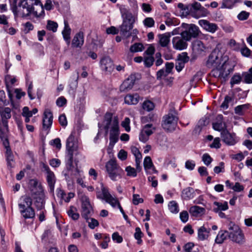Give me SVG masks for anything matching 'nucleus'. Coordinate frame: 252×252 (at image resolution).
<instances>
[{"label": "nucleus", "instance_id": "1", "mask_svg": "<svg viewBox=\"0 0 252 252\" xmlns=\"http://www.w3.org/2000/svg\"><path fill=\"white\" fill-rule=\"evenodd\" d=\"M75 137L71 133L67 138L66 142V152L65 156V162L66 169L70 171L73 167V161L77 166L79 160L75 158L73 159V153L75 149L74 143Z\"/></svg>", "mask_w": 252, "mask_h": 252}, {"label": "nucleus", "instance_id": "2", "mask_svg": "<svg viewBox=\"0 0 252 252\" xmlns=\"http://www.w3.org/2000/svg\"><path fill=\"white\" fill-rule=\"evenodd\" d=\"M11 9L12 12L16 16L19 12H22L23 14L26 16H29L32 12L35 16H39L38 15L37 11H33V7L32 3L29 4L27 1H13L11 4Z\"/></svg>", "mask_w": 252, "mask_h": 252}, {"label": "nucleus", "instance_id": "3", "mask_svg": "<svg viewBox=\"0 0 252 252\" xmlns=\"http://www.w3.org/2000/svg\"><path fill=\"white\" fill-rule=\"evenodd\" d=\"M229 239L233 242L240 245L244 244L245 238L242 230L238 225L230 222L228 224Z\"/></svg>", "mask_w": 252, "mask_h": 252}, {"label": "nucleus", "instance_id": "4", "mask_svg": "<svg viewBox=\"0 0 252 252\" xmlns=\"http://www.w3.org/2000/svg\"><path fill=\"white\" fill-rule=\"evenodd\" d=\"M186 9H187V14L195 18L206 16L209 13L206 8L202 6L200 3L196 1L192 4H188Z\"/></svg>", "mask_w": 252, "mask_h": 252}, {"label": "nucleus", "instance_id": "5", "mask_svg": "<svg viewBox=\"0 0 252 252\" xmlns=\"http://www.w3.org/2000/svg\"><path fill=\"white\" fill-rule=\"evenodd\" d=\"M183 27L184 30L181 33V36L186 41H190L199 35L200 31L194 24H183Z\"/></svg>", "mask_w": 252, "mask_h": 252}, {"label": "nucleus", "instance_id": "6", "mask_svg": "<svg viewBox=\"0 0 252 252\" xmlns=\"http://www.w3.org/2000/svg\"><path fill=\"white\" fill-rule=\"evenodd\" d=\"M175 114V111L170 112L163 117L162 126L168 132H172L176 128L178 118Z\"/></svg>", "mask_w": 252, "mask_h": 252}, {"label": "nucleus", "instance_id": "7", "mask_svg": "<svg viewBox=\"0 0 252 252\" xmlns=\"http://www.w3.org/2000/svg\"><path fill=\"white\" fill-rule=\"evenodd\" d=\"M224 56L226 55L222 54L219 51L214 50L208 57L206 63V66L210 68L220 66Z\"/></svg>", "mask_w": 252, "mask_h": 252}, {"label": "nucleus", "instance_id": "8", "mask_svg": "<svg viewBox=\"0 0 252 252\" xmlns=\"http://www.w3.org/2000/svg\"><path fill=\"white\" fill-rule=\"evenodd\" d=\"M119 134V121L117 117H115L112 122V126L111 127L110 132V142L108 146L109 149H112L114 145L118 141Z\"/></svg>", "mask_w": 252, "mask_h": 252}, {"label": "nucleus", "instance_id": "9", "mask_svg": "<svg viewBox=\"0 0 252 252\" xmlns=\"http://www.w3.org/2000/svg\"><path fill=\"white\" fill-rule=\"evenodd\" d=\"M42 171L46 174V179L51 192H53L55 185L56 182V178L54 173L52 171L49 167L46 164L42 162L41 163Z\"/></svg>", "mask_w": 252, "mask_h": 252}, {"label": "nucleus", "instance_id": "10", "mask_svg": "<svg viewBox=\"0 0 252 252\" xmlns=\"http://www.w3.org/2000/svg\"><path fill=\"white\" fill-rule=\"evenodd\" d=\"M81 216L86 221L89 220V216L93 212V207L91 205L90 199L86 195H83L81 198Z\"/></svg>", "mask_w": 252, "mask_h": 252}, {"label": "nucleus", "instance_id": "11", "mask_svg": "<svg viewBox=\"0 0 252 252\" xmlns=\"http://www.w3.org/2000/svg\"><path fill=\"white\" fill-rule=\"evenodd\" d=\"M139 76L140 75L136 73L130 75L120 86V91L127 92L131 90L135 82L139 80Z\"/></svg>", "mask_w": 252, "mask_h": 252}, {"label": "nucleus", "instance_id": "12", "mask_svg": "<svg viewBox=\"0 0 252 252\" xmlns=\"http://www.w3.org/2000/svg\"><path fill=\"white\" fill-rule=\"evenodd\" d=\"M235 64L229 60L228 56H224L222 59V62H221L220 66L223 73H224L225 76L226 78L230 72L233 71V68Z\"/></svg>", "mask_w": 252, "mask_h": 252}, {"label": "nucleus", "instance_id": "13", "mask_svg": "<svg viewBox=\"0 0 252 252\" xmlns=\"http://www.w3.org/2000/svg\"><path fill=\"white\" fill-rule=\"evenodd\" d=\"M120 10L122 19L134 23L136 17L132 14L130 9L125 5L117 4Z\"/></svg>", "mask_w": 252, "mask_h": 252}, {"label": "nucleus", "instance_id": "14", "mask_svg": "<svg viewBox=\"0 0 252 252\" xmlns=\"http://www.w3.org/2000/svg\"><path fill=\"white\" fill-rule=\"evenodd\" d=\"M122 20V24L119 27L120 34L126 38H128L131 35L130 31L133 29L134 23H130L126 20Z\"/></svg>", "mask_w": 252, "mask_h": 252}, {"label": "nucleus", "instance_id": "15", "mask_svg": "<svg viewBox=\"0 0 252 252\" xmlns=\"http://www.w3.org/2000/svg\"><path fill=\"white\" fill-rule=\"evenodd\" d=\"M53 116L51 111L46 109L44 111L42 120V127L44 130L50 128L53 123Z\"/></svg>", "mask_w": 252, "mask_h": 252}, {"label": "nucleus", "instance_id": "16", "mask_svg": "<svg viewBox=\"0 0 252 252\" xmlns=\"http://www.w3.org/2000/svg\"><path fill=\"white\" fill-rule=\"evenodd\" d=\"M101 69L105 72L111 73L114 69V63L112 60L109 57L102 58L100 61Z\"/></svg>", "mask_w": 252, "mask_h": 252}, {"label": "nucleus", "instance_id": "17", "mask_svg": "<svg viewBox=\"0 0 252 252\" xmlns=\"http://www.w3.org/2000/svg\"><path fill=\"white\" fill-rule=\"evenodd\" d=\"M222 141L228 145H234L236 141L235 139V134L230 133L227 129H224L220 133Z\"/></svg>", "mask_w": 252, "mask_h": 252}, {"label": "nucleus", "instance_id": "18", "mask_svg": "<svg viewBox=\"0 0 252 252\" xmlns=\"http://www.w3.org/2000/svg\"><path fill=\"white\" fill-rule=\"evenodd\" d=\"M20 213L25 219H32L35 217V212L32 207H26L25 204L19 203Z\"/></svg>", "mask_w": 252, "mask_h": 252}, {"label": "nucleus", "instance_id": "19", "mask_svg": "<svg viewBox=\"0 0 252 252\" xmlns=\"http://www.w3.org/2000/svg\"><path fill=\"white\" fill-rule=\"evenodd\" d=\"M198 23L203 29L211 33H214L218 29V26L216 24L210 23L206 20H200Z\"/></svg>", "mask_w": 252, "mask_h": 252}, {"label": "nucleus", "instance_id": "20", "mask_svg": "<svg viewBox=\"0 0 252 252\" xmlns=\"http://www.w3.org/2000/svg\"><path fill=\"white\" fill-rule=\"evenodd\" d=\"M188 41L184 40L182 37L176 36L172 39L173 47L179 50H182L187 48L188 46Z\"/></svg>", "mask_w": 252, "mask_h": 252}, {"label": "nucleus", "instance_id": "21", "mask_svg": "<svg viewBox=\"0 0 252 252\" xmlns=\"http://www.w3.org/2000/svg\"><path fill=\"white\" fill-rule=\"evenodd\" d=\"M174 33L167 32L163 34H159L158 37L159 38V44L162 47H167L170 43V38L171 35H174Z\"/></svg>", "mask_w": 252, "mask_h": 252}, {"label": "nucleus", "instance_id": "22", "mask_svg": "<svg viewBox=\"0 0 252 252\" xmlns=\"http://www.w3.org/2000/svg\"><path fill=\"white\" fill-rule=\"evenodd\" d=\"M30 184L31 187L38 189L37 191H34V189H31L32 194L38 195L39 196L43 194V189L41 184L38 185V182L37 179H31L30 181Z\"/></svg>", "mask_w": 252, "mask_h": 252}, {"label": "nucleus", "instance_id": "23", "mask_svg": "<svg viewBox=\"0 0 252 252\" xmlns=\"http://www.w3.org/2000/svg\"><path fill=\"white\" fill-rule=\"evenodd\" d=\"M5 158L8 169H11L14 167L15 161L10 147H8L7 151L5 152Z\"/></svg>", "mask_w": 252, "mask_h": 252}, {"label": "nucleus", "instance_id": "24", "mask_svg": "<svg viewBox=\"0 0 252 252\" xmlns=\"http://www.w3.org/2000/svg\"><path fill=\"white\" fill-rule=\"evenodd\" d=\"M84 43V34L82 32L76 33L72 41L73 47H81Z\"/></svg>", "mask_w": 252, "mask_h": 252}, {"label": "nucleus", "instance_id": "25", "mask_svg": "<svg viewBox=\"0 0 252 252\" xmlns=\"http://www.w3.org/2000/svg\"><path fill=\"white\" fill-rule=\"evenodd\" d=\"M57 195L62 200H63L65 202H69L70 199L74 197V193L73 192H69L66 195L64 191L61 189H57Z\"/></svg>", "mask_w": 252, "mask_h": 252}, {"label": "nucleus", "instance_id": "26", "mask_svg": "<svg viewBox=\"0 0 252 252\" xmlns=\"http://www.w3.org/2000/svg\"><path fill=\"white\" fill-rule=\"evenodd\" d=\"M218 118L219 119L218 121L213 123V128L216 131H220L221 133L224 129H227L226 125L225 123L222 122L223 116L222 115H219Z\"/></svg>", "mask_w": 252, "mask_h": 252}, {"label": "nucleus", "instance_id": "27", "mask_svg": "<svg viewBox=\"0 0 252 252\" xmlns=\"http://www.w3.org/2000/svg\"><path fill=\"white\" fill-rule=\"evenodd\" d=\"M64 29L62 31V34L64 40L66 42L67 44L70 43V33L71 29L69 27L68 23L66 20H64Z\"/></svg>", "mask_w": 252, "mask_h": 252}, {"label": "nucleus", "instance_id": "28", "mask_svg": "<svg viewBox=\"0 0 252 252\" xmlns=\"http://www.w3.org/2000/svg\"><path fill=\"white\" fill-rule=\"evenodd\" d=\"M182 198L184 200H190L194 197V191L193 188L188 187L184 189L181 193Z\"/></svg>", "mask_w": 252, "mask_h": 252}, {"label": "nucleus", "instance_id": "29", "mask_svg": "<svg viewBox=\"0 0 252 252\" xmlns=\"http://www.w3.org/2000/svg\"><path fill=\"white\" fill-rule=\"evenodd\" d=\"M210 229H207L204 225L198 229V239L200 241H204L208 238Z\"/></svg>", "mask_w": 252, "mask_h": 252}, {"label": "nucleus", "instance_id": "30", "mask_svg": "<svg viewBox=\"0 0 252 252\" xmlns=\"http://www.w3.org/2000/svg\"><path fill=\"white\" fill-rule=\"evenodd\" d=\"M123 174H124V171L120 167H119L108 173V175L112 180L116 181L122 178Z\"/></svg>", "mask_w": 252, "mask_h": 252}, {"label": "nucleus", "instance_id": "31", "mask_svg": "<svg viewBox=\"0 0 252 252\" xmlns=\"http://www.w3.org/2000/svg\"><path fill=\"white\" fill-rule=\"evenodd\" d=\"M212 68L213 69L210 72V75L212 76L217 78H223L224 80L227 78L220 66L218 67H213Z\"/></svg>", "mask_w": 252, "mask_h": 252}, {"label": "nucleus", "instance_id": "32", "mask_svg": "<svg viewBox=\"0 0 252 252\" xmlns=\"http://www.w3.org/2000/svg\"><path fill=\"white\" fill-rule=\"evenodd\" d=\"M205 210L204 208L198 206H191L189 209V213L193 216L197 217L199 215L203 214Z\"/></svg>", "mask_w": 252, "mask_h": 252}, {"label": "nucleus", "instance_id": "33", "mask_svg": "<svg viewBox=\"0 0 252 252\" xmlns=\"http://www.w3.org/2000/svg\"><path fill=\"white\" fill-rule=\"evenodd\" d=\"M68 216L74 220H78L80 217L79 214L77 212V208L74 206H70L67 211Z\"/></svg>", "mask_w": 252, "mask_h": 252}, {"label": "nucleus", "instance_id": "34", "mask_svg": "<svg viewBox=\"0 0 252 252\" xmlns=\"http://www.w3.org/2000/svg\"><path fill=\"white\" fill-rule=\"evenodd\" d=\"M139 96L137 94H128L125 96V102L129 105L136 104L139 101Z\"/></svg>", "mask_w": 252, "mask_h": 252}, {"label": "nucleus", "instance_id": "35", "mask_svg": "<svg viewBox=\"0 0 252 252\" xmlns=\"http://www.w3.org/2000/svg\"><path fill=\"white\" fill-rule=\"evenodd\" d=\"M229 231L227 230H220L217 235L215 242L217 244H222L228 236Z\"/></svg>", "mask_w": 252, "mask_h": 252}, {"label": "nucleus", "instance_id": "36", "mask_svg": "<svg viewBox=\"0 0 252 252\" xmlns=\"http://www.w3.org/2000/svg\"><path fill=\"white\" fill-rule=\"evenodd\" d=\"M214 204L217 206V207L213 208V211L215 213H218L220 211H225L228 208V204L226 201H225L223 204L215 201L214 202Z\"/></svg>", "mask_w": 252, "mask_h": 252}, {"label": "nucleus", "instance_id": "37", "mask_svg": "<svg viewBox=\"0 0 252 252\" xmlns=\"http://www.w3.org/2000/svg\"><path fill=\"white\" fill-rule=\"evenodd\" d=\"M114 119H112V114L111 113L107 112L104 116L105 126L104 129L108 130L110 127V126H112V122Z\"/></svg>", "mask_w": 252, "mask_h": 252}, {"label": "nucleus", "instance_id": "38", "mask_svg": "<svg viewBox=\"0 0 252 252\" xmlns=\"http://www.w3.org/2000/svg\"><path fill=\"white\" fill-rule=\"evenodd\" d=\"M106 171L108 173L112 172L114 169L120 167L117 163L115 159H110L109 160L105 165Z\"/></svg>", "mask_w": 252, "mask_h": 252}, {"label": "nucleus", "instance_id": "39", "mask_svg": "<svg viewBox=\"0 0 252 252\" xmlns=\"http://www.w3.org/2000/svg\"><path fill=\"white\" fill-rule=\"evenodd\" d=\"M249 107L250 104L248 103L238 105L234 109L235 113L239 116H243L244 115V111L248 109Z\"/></svg>", "mask_w": 252, "mask_h": 252}, {"label": "nucleus", "instance_id": "40", "mask_svg": "<svg viewBox=\"0 0 252 252\" xmlns=\"http://www.w3.org/2000/svg\"><path fill=\"white\" fill-rule=\"evenodd\" d=\"M1 119H8L11 118V109L8 107L0 108Z\"/></svg>", "mask_w": 252, "mask_h": 252}, {"label": "nucleus", "instance_id": "41", "mask_svg": "<svg viewBox=\"0 0 252 252\" xmlns=\"http://www.w3.org/2000/svg\"><path fill=\"white\" fill-rule=\"evenodd\" d=\"M168 208L174 214H177L179 211L178 204L175 201H171L169 203Z\"/></svg>", "mask_w": 252, "mask_h": 252}, {"label": "nucleus", "instance_id": "42", "mask_svg": "<svg viewBox=\"0 0 252 252\" xmlns=\"http://www.w3.org/2000/svg\"><path fill=\"white\" fill-rule=\"evenodd\" d=\"M143 49L144 46L142 43H136L130 46L129 50L132 53H135L142 51Z\"/></svg>", "mask_w": 252, "mask_h": 252}, {"label": "nucleus", "instance_id": "43", "mask_svg": "<svg viewBox=\"0 0 252 252\" xmlns=\"http://www.w3.org/2000/svg\"><path fill=\"white\" fill-rule=\"evenodd\" d=\"M58 27V25L57 23L51 20H48L47 21L46 29L48 30L52 31L53 32H55L57 31Z\"/></svg>", "mask_w": 252, "mask_h": 252}, {"label": "nucleus", "instance_id": "44", "mask_svg": "<svg viewBox=\"0 0 252 252\" xmlns=\"http://www.w3.org/2000/svg\"><path fill=\"white\" fill-rule=\"evenodd\" d=\"M154 130H155V128L153 126L152 124L146 125L142 129L143 132L146 133L148 136H150L153 133Z\"/></svg>", "mask_w": 252, "mask_h": 252}, {"label": "nucleus", "instance_id": "45", "mask_svg": "<svg viewBox=\"0 0 252 252\" xmlns=\"http://www.w3.org/2000/svg\"><path fill=\"white\" fill-rule=\"evenodd\" d=\"M101 191L102 196L97 195V197L98 198L104 199L105 200H106L112 196L111 194L109 193L108 189L103 186L101 188Z\"/></svg>", "mask_w": 252, "mask_h": 252}, {"label": "nucleus", "instance_id": "46", "mask_svg": "<svg viewBox=\"0 0 252 252\" xmlns=\"http://www.w3.org/2000/svg\"><path fill=\"white\" fill-rule=\"evenodd\" d=\"M233 100L232 97L226 95L225 97L224 101L221 103L220 107L223 109H227L228 108V104Z\"/></svg>", "mask_w": 252, "mask_h": 252}, {"label": "nucleus", "instance_id": "47", "mask_svg": "<svg viewBox=\"0 0 252 252\" xmlns=\"http://www.w3.org/2000/svg\"><path fill=\"white\" fill-rule=\"evenodd\" d=\"M144 168L146 169H151L152 167H153V163L152 160L151 158L147 156L145 158L143 162Z\"/></svg>", "mask_w": 252, "mask_h": 252}, {"label": "nucleus", "instance_id": "48", "mask_svg": "<svg viewBox=\"0 0 252 252\" xmlns=\"http://www.w3.org/2000/svg\"><path fill=\"white\" fill-rule=\"evenodd\" d=\"M35 199L34 204L35 207L38 210H41L44 207L42 198L40 196H38L35 198Z\"/></svg>", "mask_w": 252, "mask_h": 252}, {"label": "nucleus", "instance_id": "49", "mask_svg": "<svg viewBox=\"0 0 252 252\" xmlns=\"http://www.w3.org/2000/svg\"><path fill=\"white\" fill-rule=\"evenodd\" d=\"M242 79L241 75L239 74H234L231 79L230 85L231 87H233L234 85L240 83Z\"/></svg>", "mask_w": 252, "mask_h": 252}, {"label": "nucleus", "instance_id": "50", "mask_svg": "<svg viewBox=\"0 0 252 252\" xmlns=\"http://www.w3.org/2000/svg\"><path fill=\"white\" fill-rule=\"evenodd\" d=\"M155 105L153 102L148 100L145 101L143 104V108L147 111H150L154 109Z\"/></svg>", "mask_w": 252, "mask_h": 252}, {"label": "nucleus", "instance_id": "51", "mask_svg": "<svg viewBox=\"0 0 252 252\" xmlns=\"http://www.w3.org/2000/svg\"><path fill=\"white\" fill-rule=\"evenodd\" d=\"M22 198L23 200V204H25L26 207H32V198L28 195H24L22 196Z\"/></svg>", "mask_w": 252, "mask_h": 252}, {"label": "nucleus", "instance_id": "52", "mask_svg": "<svg viewBox=\"0 0 252 252\" xmlns=\"http://www.w3.org/2000/svg\"><path fill=\"white\" fill-rule=\"evenodd\" d=\"M144 26L148 28H151L155 25V21L153 18L147 17L143 21Z\"/></svg>", "mask_w": 252, "mask_h": 252}, {"label": "nucleus", "instance_id": "53", "mask_svg": "<svg viewBox=\"0 0 252 252\" xmlns=\"http://www.w3.org/2000/svg\"><path fill=\"white\" fill-rule=\"evenodd\" d=\"M202 160L204 163L207 166L209 165L213 161L212 158L207 153H205L203 155Z\"/></svg>", "mask_w": 252, "mask_h": 252}, {"label": "nucleus", "instance_id": "54", "mask_svg": "<svg viewBox=\"0 0 252 252\" xmlns=\"http://www.w3.org/2000/svg\"><path fill=\"white\" fill-rule=\"evenodd\" d=\"M155 59L153 56L145 57L144 60V65L146 67H151L154 62Z\"/></svg>", "mask_w": 252, "mask_h": 252}, {"label": "nucleus", "instance_id": "55", "mask_svg": "<svg viewBox=\"0 0 252 252\" xmlns=\"http://www.w3.org/2000/svg\"><path fill=\"white\" fill-rule=\"evenodd\" d=\"M87 222H88L89 227L93 229L99 225L98 221L96 219L92 218H89V220Z\"/></svg>", "mask_w": 252, "mask_h": 252}, {"label": "nucleus", "instance_id": "56", "mask_svg": "<svg viewBox=\"0 0 252 252\" xmlns=\"http://www.w3.org/2000/svg\"><path fill=\"white\" fill-rule=\"evenodd\" d=\"M189 57L188 56V54L186 52H183L179 54L178 57V60L181 62H184L185 64L189 62Z\"/></svg>", "mask_w": 252, "mask_h": 252}, {"label": "nucleus", "instance_id": "57", "mask_svg": "<svg viewBox=\"0 0 252 252\" xmlns=\"http://www.w3.org/2000/svg\"><path fill=\"white\" fill-rule=\"evenodd\" d=\"M126 171L128 176L135 177L137 176L136 170L133 167L129 166L126 167Z\"/></svg>", "mask_w": 252, "mask_h": 252}, {"label": "nucleus", "instance_id": "58", "mask_svg": "<svg viewBox=\"0 0 252 252\" xmlns=\"http://www.w3.org/2000/svg\"><path fill=\"white\" fill-rule=\"evenodd\" d=\"M144 200L140 197V195L138 194H133L132 195V203L135 205H137L139 203H142Z\"/></svg>", "mask_w": 252, "mask_h": 252}, {"label": "nucleus", "instance_id": "59", "mask_svg": "<svg viewBox=\"0 0 252 252\" xmlns=\"http://www.w3.org/2000/svg\"><path fill=\"white\" fill-rule=\"evenodd\" d=\"M105 201L106 202L110 204L113 207H115L117 205L119 207V203H120L119 201L117 198L113 197L112 196Z\"/></svg>", "mask_w": 252, "mask_h": 252}, {"label": "nucleus", "instance_id": "60", "mask_svg": "<svg viewBox=\"0 0 252 252\" xmlns=\"http://www.w3.org/2000/svg\"><path fill=\"white\" fill-rule=\"evenodd\" d=\"M130 119L128 117L125 118L124 120L122 123V126L125 128V130L127 132H129L130 130L129 126Z\"/></svg>", "mask_w": 252, "mask_h": 252}, {"label": "nucleus", "instance_id": "61", "mask_svg": "<svg viewBox=\"0 0 252 252\" xmlns=\"http://www.w3.org/2000/svg\"><path fill=\"white\" fill-rule=\"evenodd\" d=\"M103 241L101 243L100 246L102 249H106L108 247V243L110 241V239L108 235L105 234L103 237Z\"/></svg>", "mask_w": 252, "mask_h": 252}, {"label": "nucleus", "instance_id": "62", "mask_svg": "<svg viewBox=\"0 0 252 252\" xmlns=\"http://www.w3.org/2000/svg\"><path fill=\"white\" fill-rule=\"evenodd\" d=\"M112 238L114 241L118 243H121L123 242V237L120 236L118 232H114L112 236Z\"/></svg>", "mask_w": 252, "mask_h": 252}, {"label": "nucleus", "instance_id": "63", "mask_svg": "<svg viewBox=\"0 0 252 252\" xmlns=\"http://www.w3.org/2000/svg\"><path fill=\"white\" fill-rule=\"evenodd\" d=\"M67 103V100L63 96L59 97L56 100V104L59 107H63Z\"/></svg>", "mask_w": 252, "mask_h": 252}, {"label": "nucleus", "instance_id": "64", "mask_svg": "<svg viewBox=\"0 0 252 252\" xmlns=\"http://www.w3.org/2000/svg\"><path fill=\"white\" fill-rule=\"evenodd\" d=\"M240 51L241 54L244 57H250L251 56L252 51L246 45L244 48L241 49Z\"/></svg>", "mask_w": 252, "mask_h": 252}]
</instances>
